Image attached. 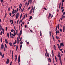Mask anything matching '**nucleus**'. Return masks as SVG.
<instances>
[{"label": "nucleus", "instance_id": "603ef678", "mask_svg": "<svg viewBox=\"0 0 65 65\" xmlns=\"http://www.w3.org/2000/svg\"><path fill=\"white\" fill-rule=\"evenodd\" d=\"M63 30H65V26H63Z\"/></svg>", "mask_w": 65, "mask_h": 65}, {"label": "nucleus", "instance_id": "58836bf2", "mask_svg": "<svg viewBox=\"0 0 65 65\" xmlns=\"http://www.w3.org/2000/svg\"><path fill=\"white\" fill-rule=\"evenodd\" d=\"M59 24H58V25H57V28H58V29H59Z\"/></svg>", "mask_w": 65, "mask_h": 65}, {"label": "nucleus", "instance_id": "9b49d317", "mask_svg": "<svg viewBox=\"0 0 65 65\" xmlns=\"http://www.w3.org/2000/svg\"><path fill=\"white\" fill-rule=\"evenodd\" d=\"M13 51H12V58L13 59Z\"/></svg>", "mask_w": 65, "mask_h": 65}, {"label": "nucleus", "instance_id": "e2e57ef3", "mask_svg": "<svg viewBox=\"0 0 65 65\" xmlns=\"http://www.w3.org/2000/svg\"><path fill=\"white\" fill-rule=\"evenodd\" d=\"M11 12L9 13V15L10 16H11Z\"/></svg>", "mask_w": 65, "mask_h": 65}, {"label": "nucleus", "instance_id": "393cba45", "mask_svg": "<svg viewBox=\"0 0 65 65\" xmlns=\"http://www.w3.org/2000/svg\"><path fill=\"white\" fill-rule=\"evenodd\" d=\"M5 20V16H4V19L3 20V22H4V21Z\"/></svg>", "mask_w": 65, "mask_h": 65}, {"label": "nucleus", "instance_id": "bb28decb", "mask_svg": "<svg viewBox=\"0 0 65 65\" xmlns=\"http://www.w3.org/2000/svg\"><path fill=\"white\" fill-rule=\"evenodd\" d=\"M0 29H1H1H2V26H1V25L0 26Z\"/></svg>", "mask_w": 65, "mask_h": 65}, {"label": "nucleus", "instance_id": "69168bd1", "mask_svg": "<svg viewBox=\"0 0 65 65\" xmlns=\"http://www.w3.org/2000/svg\"><path fill=\"white\" fill-rule=\"evenodd\" d=\"M12 64V61H11L10 63V65H11Z\"/></svg>", "mask_w": 65, "mask_h": 65}, {"label": "nucleus", "instance_id": "2f4dec72", "mask_svg": "<svg viewBox=\"0 0 65 65\" xmlns=\"http://www.w3.org/2000/svg\"><path fill=\"white\" fill-rule=\"evenodd\" d=\"M56 38L57 39H59V37L58 36H56Z\"/></svg>", "mask_w": 65, "mask_h": 65}, {"label": "nucleus", "instance_id": "72a5a7b5", "mask_svg": "<svg viewBox=\"0 0 65 65\" xmlns=\"http://www.w3.org/2000/svg\"><path fill=\"white\" fill-rule=\"evenodd\" d=\"M20 44H23V41H22L21 42H20Z\"/></svg>", "mask_w": 65, "mask_h": 65}, {"label": "nucleus", "instance_id": "5fc2aeb1", "mask_svg": "<svg viewBox=\"0 0 65 65\" xmlns=\"http://www.w3.org/2000/svg\"><path fill=\"white\" fill-rule=\"evenodd\" d=\"M0 55L1 56H2V53H1V52H0Z\"/></svg>", "mask_w": 65, "mask_h": 65}, {"label": "nucleus", "instance_id": "8fccbe9b", "mask_svg": "<svg viewBox=\"0 0 65 65\" xmlns=\"http://www.w3.org/2000/svg\"><path fill=\"white\" fill-rule=\"evenodd\" d=\"M22 22V20H20V23H21V22Z\"/></svg>", "mask_w": 65, "mask_h": 65}, {"label": "nucleus", "instance_id": "774afa93", "mask_svg": "<svg viewBox=\"0 0 65 65\" xmlns=\"http://www.w3.org/2000/svg\"><path fill=\"white\" fill-rule=\"evenodd\" d=\"M8 10H9V11H10V8H8Z\"/></svg>", "mask_w": 65, "mask_h": 65}, {"label": "nucleus", "instance_id": "412c9836", "mask_svg": "<svg viewBox=\"0 0 65 65\" xmlns=\"http://www.w3.org/2000/svg\"><path fill=\"white\" fill-rule=\"evenodd\" d=\"M57 32V33L59 34L60 33V32L59 31V30H57L56 31V32Z\"/></svg>", "mask_w": 65, "mask_h": 65}, {"label": "nucleus", "instance_id": "49530a36", "mask_svg": "<svg viewBox=\"0 0 65 65\" xmlns=\"http://www.w3.org/2000/svg\"><path fill=\"white\" fill-rule=\"evenodd\" d=\"M5 47L6 48H7V45H6V44H5Z\"/></svg>", "mask_w": 65, "mask_h": 65}, {"label": "nucleus", "instance_id": "ddd939ff", "mask_svg": "<svg viewBox=\"0 0 65 65\" xmlns=\"http://www.w3.org/2000/svg\"><path fill=\"white\" fill-rule=\"evenodd\" d=\"M48 60L49 62H52L51 61V59L50 58H49L48 59Z\"/></svg>", "mask_w": 65, "mask_h": 65}, {"label": "nucleus", "instance_id": "5701e85b", "mask_svg": "<svg viewBox=\"0 0 65 65\" xmlns=\"http://www.w3.org/2000/svg\"><path fill=\"white\" fill-rule=\"evenodd\" d=\"M30 17L29 20H31V19H32V16H30Z\"/></svg>", "mask_w": 65, "mask_h": 65}, {"label": "nucleus", "instance_id": "f257e3e1", "mask_svg": "<svg viewBox=\"0 0 65 65\" xmlns=\"http://www.w3.org/2000/svg\"><path fill=\"white\" fill-rule=\"evenodd\" d=\"M11 35H12V36H11ZM10 35L11 37L12 38H14L13 37V36L14 35V34H12L11 32H10Z\"/></svg>", "mask_w": 65, "mask_h": 65}, {"label": "nucleus", "instance_id": "473e14b6", "mask_svg": "<svg viewBox=\"0 0 65 65\" xmlns=\"http://www.w3.org/2000/svg\"><path fill=\"white\" fill-rule=\"evenodd\" d=\"M16 34H17V35H18V29H17L16 30Z\"/></svg>", "mask_w": 65, "mask_h": 65}, {"label": "nucleus", "instance_id": "423d86ee", "mask_svg": "<svg viewBox=\"0 0 65 65\" xmlns=\"http://www.w3.org/2000/svg\"><path fill=\"white\" fill-rule=\"evenodd\" d=\"M4 46L3 45V44H2L1 45V48L2 50H3V48H4Z\"/></svg>", "mask_w": 65, "mask_h": 65}, {"label": "nucleus", "instance_id": "4be33fe9", "mask_svg": "<svg viewBox=\"0 0 65 65\" xmlns=\"http://www.w3.org/2000/svg\"><path fill=\"white\" fill-rule=\"evenodd\" d=\"M60 63L61 64V65H62V60H60Z\"/></svg>", "mask_w": 65, "mask_h": 65}, {"label": "nucleus", "instance_id": "4d7b16f0", "mask_svg": "<svg viewBox=\"0 0 65 65\" xmlns=\"http://www.w3.org/2000/svg\"><path fill=\"white\" fill-rule=\"evenodd\" d=\"M7 29H8L7 27H6V31H7Z\"/></svg>", "mask_w": 65, "mask_h": 65}, {"label": "nucleus", "instance_id": "a19ab883", "mask_svg": "<svg viewBox=\"0 0 65 65\" xmlns=\"http://www.w3.org/2000/svg\"><path fill=\"white\" fill-rule=\"evenodd\" d=\"M63 6V2H62V5H61V6Z\"/></svg>", "mask_w": 65, "mask_h": 65}, {"label": "nucleus", "instance_id": "3c124183", "mask_svg": "<svg viewBox=\"0 0 65 65\" xmlns=\"http://www.w3.org/2000/svg\"><path fill=\"white\" fill-rule=\"evenodd\" d=\"M55 60H57V57H56V56H55Z\"/></svg>", "mask_w": 65, "mask_h": 65}, {"label": "nucleus", "instance_id": "f3484780", "mask_svg": "<svg viewBox=\"0 0 65 65\" xmlns=\"http://www.w3.org/2000/svg\"><path fill=\"white\" fill-rule=\"evenodd\" d=\"M5 42L6 43H8V41H7V39H6L5 40Z\"/></svg>", "mask_w": 65, "mask_h": 65}, {"label": "nucleus", "instance_id": "79ce46f5", "mask_svg": "<svg viewBox=\"0 0 65 65\" xmlns=\"http://www.w3.org/2000/svg\"><path fill=\"white\" fill-rule=\"evenodd\" d=\"M25 17H26V14H25L24 16L23 17V19H25Z\"/></svg>", "mask_w": 65, "mask_h": 65}, {"label": "nucleus", "instance_id": "a18cd8bd", "mask_svg": "<svg viewBox=\"0 0 65 65\" xmlns=\"http://www.w3.org/2000/svg\"><path fill=\"white\" fill-rule=\"evenodd\" d=\"M4 51H6V49H5V47H4Z\"/></svg>", "mask_w": 65, "mask_h": 65}, {"label": "nucleus", "instance_id": "6e6552de", "mask_svg": "<svg viewBox=\"0 0 65 65\" xmlns=\"http://www.w3.org/2000/svg\"><path fill=\"white\" fill-rule=\"evenodd\" d=\"M15 57V58L14 61L15 62H16V61H17V55H16Z\"/></svg>", "mask_w": 65, "mask_h": 65}, {"label": "nucleus", "instance_id": "4c0bfd02", "mask_svg": "<svg viewBox=\"0 0 65 65\" xmlns=\"http://www.w3.org/2000/svg\"><path fill=\"white\" fill-rule=\"evenodd\" d=\"M57 30V26H56V29H55V31H56Z\"/></svg>", "mask_w": 65, "mask_h": 65}, {"label": "nucleus", "instance_id": "b1692460", "mask_svg": "<svg viewBox=\"0 0 65 65\" xmlns=\"http://www.w3.org/2000/svg\"><path fill=\"white\" fill-rule=\"evenodd\" d=\"M57 45L58 48H60V45H59V44H57Z\"/></svg>", "mask_w": 65, "mask_h": 65}, {"label": "nucleus", "instance_id": "f03ea898", "mask_svg": "<svg viewBox=\"0 0 65 65\" xmlns=\"http://www.w3.org/2000/svg\"><path fill=\"white\" fill-rule=\"evenodd\" d=\"M16 10H14V9H13L12 12V14H14V13H16Z\"/></svg>", "mask_w": 65, "mask_h": 65}, {"label": "nucleus", "instance_id": "6ab92c4d", "mask_svg": "<svg viewBox=\"0 0 65 65\" xmlns=\"http://www.w3.org/2000/svg\"><path fill=\"white\" fill-rule=\"evenodd\" d=\"M18 45H17L16 46V51H17L18 50Z\"/></svg>", "mask_w": 65, "mask_h": 65}, {"label": "nucleus", "instance_id": "052dcab7", "mask_svg": "<svg viewBox=\"0 0 65 65\" xmlns=\"http://www.w3.org/2000/svg\"><path fill=\"white\" fill-rule=\"evenodd\" d=\"M60 31V32H62V29H60L59 30Z\"/></svg>", "mask_w": 65, "mask_h": 65}, {"label": "nucleus", "instance_id": "f8f14e48", "mask_svg": "<svg viewBox=\"0 0 65 65\" xmlns=\"http://www.w3.org/2000/svg\"><path fill=\"white\" fill-rule=\"evenodd\" d=\"M54 48L55 50H56V45H55V44L54 45Z\"/></svg>", "mask_w": 65, "mask_h": 65}, {"label": "nucleus", "instance_id": "0eeeda50", "mask_svg": "<svg viewBox=\"0 0 65 65\" xmlns=\"http://www.w3.org/2000/svg\"><path fill=\"white\" fill-rule=\"evenodd\" d=\"M58 56L59 58V60H61V56L59 55H58Z\"/></svg>", "mask_w": 65, "mask_h": 65}, {"label": "nucleus", "instance_id": "e433bc0d", "mask_svg": "<svg viewBox=\"0 0 65 65\" xmlns=\"http://www.w3.org/2000/svg\"><path fill=\"white\" fill-rule=\"evenodd\" d=\"M63 8H64V7H61V9L62 10V9H63Z\"/></svg>", "mask_w": 65, "mask_h": 65}, {"label": "nucleus", "instance_id": "a878e982", "mask_svg": "<svg viewBox=\"0 0 65 65\" xmlns=\"http://www.w3.org/2000/svg\"><path fill=\"white\" fill-rule=\"evenodd\" d=\"M51 14L50 13L49 14V17H51Z\"/></svg>", "mask_w": 65, "mask_h": 65}, {"label": "nucleus", "instance_id": "ea45409f", "mask_svg": "<svg viewBox=\"0 0 65 65\" xmlns=\"http://www.w3.org/2000/svg\"><path fill=\"white\" fill-rule=\"evenodd\" d=\"M3 2V0H1V2L2 3V2Z\"/></svg>", "mask_w": 65, "mask_h": 65}, {"label": "nucleus", "instance_id": "de8ad7c7", "mask_svg": "<svg viewBox=\"0 0 65 65\" xmlns=\"http://www.w3.org/2000/svg\"><path fill=\"white\" fill-rule=\"evenodd\" d=\"M22 39V38L21 37L19 40V41H21Z\"/></svg>", "mask_w": 65, "mask_h": 65}, {"label": "nucleus", "instance_id": "f704fd0d", "mask_svg": "<svg viewBox=\"0 0 65 65\" xmlns=\"http://www.w3.org/2000/svg\"><path fill=\"white\" fill-rule=\"evenodd\" d=\"M50 36H51V31H50Z\"/></svg>", "mask_w": 65, "mask_h": 65}, {"label": "nucleus", "instance_id": "680f3d73", "mask_svg": "<svg viewBox=\"0 0 65 65\" xmlns=\"http://www.w3.org/2000/svg\"><path fill=\"white\" fill-rule=\"evenodd\" d=\"M10 23H11V22H12V20H10Z\"/></svg>", "mask_w": 65, "mask_h": 65}, {"label": "nucleus", "instance_id": "0e129e2a", "mask_svg": "<svg viewBox=\"0 0 65 65\" xmlns=\"http://www.w3.org/2000/svg\"><path fill=\"white\" fill-rule=\"evenodd\" d=\"M45 50H45L46 52V53H47V49L46 48Z\"/></svg>", "mask_w": 65, "mask_h": 65}, {"label": "nucleus", "instance_id": "aec40b11", "mask_svg": "<svg viewBox=\"0 0 65 65\" xmlns=\"http://www.w3.org/2000/svg\"><path fill=\"white\" fill-rule=\"evenodd\" d=\"M32 0H29V2L31 4V3H32Z\"/></svg>", "mask_w": 65, "mask_h": 65}, {"label": "nucleus", "instance_id": "7ed1b4c3", "mask_svg": "<svg viewBox=\"0 0 65 65\" xmlns=\"http://www.w3.org/2000/svg\"><path fill=\"white\" fill-rule=\"evenodd\" d=\"M9 63V59H8L6 62V64H8Z\"/></svg>", "mask_w": 65, "mask_h": 65}, {"label": "nucleus", "instance_id": "39448f33", "mask_svg": "<svg viewBox=\"0 0 65 65\" xmlns=\"http://www.w3.org/2000/svg\"><path fill=\"white\" fill-rule=\"evenodd\" d=\"M20 60H21L20 59V55H19L18 57V63H19L20 62Z\"/></svg>", "mask_w": 65, "mask_h": 65}, {"label": "nucleus", "instance_id": "cd10ccee", "mask_svg": "<svg viewBox=\"0 0 65 65\" xmlns=\"http://www.w3.org/2000/svg\"><path fill=\"white\" fill-rule=\"evenodd\" d=\"M53 62L54 63H55V60H54V58H53Z\"/></svg>", "mask_w": 65, "mask_h": 65}, {"label": "nucleus", "instance_id": "a211bd4d", "mask_svg": "<svg viewBox=\"0 0 65 65\" xmlns=\"http://www.w3.org/2000/svg\"><path fill=\"white\" fill-rule=\"evenodd\" d=\"M47 55V57H49V54H48V53H47V52L46 53Z\"/></svg>", "mask_w": 65, "mask_h": 65}, {"label": "nucleus", "instance_id": "c03bdc74", "mask_svg": "<svg viewBox=\"0 0 65 65\" xmlns=\"http://www.w3.org/2000/svg\"><path fill=\"white\" fill-rule=\"evenodd\" d=\"M35 6H34V7L33 8V11H34V10H35Z\"/></svg>", "mask_w": 65, "mask_h": 65}, {"label": "nucleus", "instance_id": "6e6d98bb", "mask_svg": "<svg viewBox=\"0 0 65 65\" xmlns=\"http://www.w3.org/2000/svg\"><path fill=\"white\" fill-rule=\"evenodd\" d=\"M19 37L17 38V41H19V39H18Z\"/></svg>", "mask_w": 65, "mask_h": 65}, {"label": "nucleus", "instance_id": "09e8293b", "mask_svg": "<svg viewBox=\"0 0 65 65\" xmlns=\"http://www.w3.org/2000/svg\"><path fill=\"white\" fill-rule=\"evenodd\" d=\"M61 3H60V4L59 5V8L60 9L61 8Z\"/></svg>", "mask_w": 65, "mask_h": 65}, {"label": "nucleus", "instance_id": "c756f323", "mask_svg": "<svg viewBox=\"0 0 65 65\" xmlns=\"http://www.w3.org/2000/svg\"><path fill=\"white\" fill-rule=\"evenodd\" d=\"M2 33H3V32H2V31L0 33V34L1 35H2Z\"/></svg>", "mask_w": 65, "mask_h": 65}, {"label": "nucleus", "instance_id": "864d4df0", "mask_svg": "<svg viewBox=\"0 0 65 65\" xmlns=\"http://www.w3.org/2000/svg\"><path fill=\"white\" fill-rule=\"evenodd\" d=\"M64 11V9H63V10H62V12H63Z\"/></svg>", "mask_w": 65, "mask_h": 65}, {"label": "nucleus", "instance_id": "9d476101", "mask_svg": "<svg viewBox=\"0 0 65 65\" xmlns=\"http://www.w3.org/2000/svg\"><path fill=\"white\" fill-rule=\"evenodd\" d=\"M9 45L10 46H12V44L11 43V42H10L9 43Z\"/></svg>", "mask_w": 65, "mask_h": 65}, {"label": "nucleus", "instance_id": "4468645a", "mask_svg": "<svg viewBox=\"0 0 65 65\" xmlns=\"http://www.w3.org/2000/svg\"><path fill=\"white\" fill-rule=\"evenodd\" d=\"M22 4H21H21H20V5H19V8L20 9V8H22Z\"/></svg>", "mask_w": 65, "mask_h": 65}, {"label": "nucleus", "instance_id": "338daca9", "mask_svg": "<svg viewBox=\"0 0 65 65\" xmlns=\"http://www.w3.org/2000/svg\"><path fill=\"white\" fill-rule=\"evenodd\" d=\"M17 40H15V44H16V43H17Z\"/></svg>", "mask_w": 65, "mask_h": 65}, {"label": "nucleus", "instance_id": "13d9d810", "mask_svg": "<svg viewBox=\"0 0 65 65\" xmlns=\"http://www.w3.org/2000/svg\"><path fill=\"white\" fill-rule=\"evenodd\" d=\"M18 10H19V9H18V8H17V9L16 12H18Z\"/></svg>", "mask_w": 65, "mask_h": 65}, {"label": "nucleus", "instance_id": "37998d69", "mask_svg": "<svg viewBox=\"0 0 65 65\" xmlns=\"http://www.w3.org/2000/svg\"><path fill=\"white\" fill-rule=\"evenodd\" d=\"M4 54H3L2 56V58H4Z\"/></svg>", "mask_w": 65, "mask_h": 65}, {"label": "nucleus", "instance_id": "20e7f679", "mask_svg": "<svg viewBox=\"0 0 65 65\" xmlns=\"http://www.w3.org/2000/svg\"><path fill=\"white\" fill-rule=\"evenodd\" d=\"M19 14V13H17V14L16 15V19H17V18H18Z\"/></svg>", "mask_w": 65, "mask_h": 65}, {"label": "nucleus", "instance_id": "2eb2a0df", "mask_svg": "<svg viewBox=\"0 0 65 65\" xmlns=\"http://www.w3.org/2000/svg\"><path fill=\"white\" fill-rule=\"evenodd\" d=\"M29 3H30V0L28 1V4H27V6H28L29 4Z\"/></svg>", "mask_w": 65, "mask_h": 65}, {"label": "nucleus", "instance_id": "7c9ffc66", "mask_svg": "<svg viewBox=\"0 0 65 65\" xmlns=\"http://www.w3.org/2000/svg\"><path fill=\"white\" fill-rule=\"evenodd\" d=\"M32 10H31L30 11V14H31V13H32Z\"/></svg>", "mask_w": 65, "mask_h": 65}, {"label": "nucleus", "instance_id": "1a4fd4ad", "mask_svg": "<svg viewBox=\"0 0 65 65\" xmlns=\"http://www.w3.org/2000/svg\"><path fill=\"white\" fill-rule=\"evenodd\" d=\"M60 45H62V46H64V44L63 43H60Z\"/></svg>", "mask_w": 65, "mask_h": 65}, {"label": "nucleus", "instance_id": "dca6fc26", "mask_svg": "<svg viewBox=\"0 0 65 65\" xmlns=\"http://www.w3.org/2000/svg\"><path fill=\"white\" fill-rule=\"evenodd\" d=\"M7 36L8 37V38H9V33H8V32H7Z\"/></svg>", "mask_w": 65, "mask_h": 65}, {"label": "nucleus", "instance_id": "c9c22d12", "mask_svg": "<svg viewBox=\"0 0 65 65\" xmlns=\"http://www.w3.org/2000/svg\"><path fill=\"white\" fill-rule=\"evenodd\" d=\"M22 32H23V31H20V34L21 35H22Z\"/></svg>", "mask_w": 65, "mask_h": 65}, {"label": "nucleus", "instance_id": "bf43d9fd", "mask_svg": "<svg viewBox=\"0 0 65 65\" xmlns=\"http://www.w3.org/2000/svg\"><path fill=\"white\" fill-rule=\"evenodd\" d=\"M1 42H2V38H1Z\"/></svg>", "mask_w": 65, "mask_h": 65}, {"label": "nucleus", "instance_id": "c85d7f7f", "mask_svg": "<svg viewBox=\"0 0 65 65\" xmlns=\"http://www.w3.org/2000/svg\"><path fill=\"white\" fill-rule=\"evenodd\" d=\"M11 32H13V31H14V29H11Z\"/></svg>", "mask_w": 65, "mask_h": 65}]
</instances>
